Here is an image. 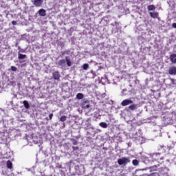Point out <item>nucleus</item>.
<instances>
[{
	"instance_id": "1",
	"label": "nucleus",
	"mask_w": 176,
	"mask_h": 176,
	"mask_svg": "<svg viewBox=\"0 0 176 176\" xmlns=\"http://www.w3.org/2000/svg\"><path fill=\"white\" fill-rule=\"evenodd\" d=\"M149 155L150 157H151V162H153V163H160V162L164 159V157H163L160 153H152Z\"/></svg>"
},
{
	"instance_id": "2",
	"label": "nucleus",
	"mask_w": 176,
	"mask_h": 176,
	"mask_svg": "<svg viewBox=\"0 0 176 176\" xmlns=\"http://www.w3.org/2000/svg\"><path fill=\"white\" fill-rule=\"evenodd\" d=\"M162 119L167 124H175L176 123L175 116L173 117L172 113L162 116Z\"/></svg>"
},
{
	"instance_id": "3",
	"label": "nucleus",
	"mask_w": 176,
	"mask_h": 176,
	"mask_svg": "<svg viewBox=\"0 0 176 176\" xmlns=\"http://www.w3.org/2000/svg\"><path fill=\"white\" fill-rule=\"evenodd\" d=\"M74 168L78 175H82L85 174V172L86 171V169L85 168V166L82 164L76 165L74 166Z\"/></svg>"
},
{
	"instance_id": "4",
	"label": "nucleus",
	"mask_w": 176,
	"mask_h": 176,
	"mask_svg": "<svg viewBox=\"0 0 176 176\" xmlns=\"http://www.w3.org/2000/svg\"><path fill=\"white\" fill-rule=\"evenodd\" d=\"M51 159H52V162L55 163V164H56L55 168H63L62 165L60 163L57 162L60 161V157L57 156L56 155H54L53 156H51Z\"/></svg>"
},
{
	"instance_id": "5",
	"label": "nucleus",
	"mask_w": 176,
	"mask_h": 176,
	"mask_svg": "<svg viewBox=\"0 0 176 176\" xmlns=\"http://www.w3.org/2000/svg\"><path fill=\"white\" fill-rule=\"evenodd\" d=\"M118 163L119 166H126L127 164L130 163V158L122 157L118 160Z\"/></svg>"
},
{
	"instance_id": "6",
	"label": "nucleus",
	"mask_w": 176,
	"mask_h": 176,
	"mask_svg": "<svg viewBox=\"0 0 176 176\" xmlns=\"http://www.w3.org/2000/svg\"><path fill=\"white\" fill-rule=\"evenodd\" d=\"M140 159L142 163H144V164H153V162H152V159L151 157H148L142 155Z\"/></svg>"
},
{
	"instance_id": "7",
	"label": "nucleus",
	"mask_w": 176,
	"mask_h": 176,
	"mask_svg": "<svg viewBox=\"0 0 176 176\" xmlns=\"http://www.w3.org/2000/svg\"><path fill=\"white\" fill-rule=\"evenodd\" d=\"M81 107L82 109H87L90 108V101L87 99H84L81 102Z\"/></svg>"
},
{
	"instance_id": "8",
	"label": "nucleus",
	"mask_w": 176,
	"mask_h": 176,
	"mask_svg": "<svg viewBox=\"0 0 176 176\" xmlns=\"http://www.w3.org/2000/svg\"><path fill=\"white\" fill-rule=\"evenodd\" d=\"M133 102H134L131 98L125 99L122 100L121 105L122 107H127V105H131V104H133Z\"/></svg>"
},
{
	"instance_id": "9",
	"label": "nucleus",
	"mask_w": 176,
	"mask_h": 176,
	"mask_svg": "<svg viewBox=\"0 0 176 176\" xmlns=\"http://www.w3.org/2000/svg\"><path fill=\"white\" fill-rule=\"evenodd\" d=\"M83 129L84 130H95L94 126H93V125H91V124L87 121L85 122V124H83Z\"/></svg>"
},
{
	"instance_id": "10",
	"label": "nucleus",
	"mask_w": 176,
	"mask_h": 176,
	"mask_svg": "<svg viewBox=\"0 0 176 176\" xmlns=\"http://www.w3.org/2000/svg\"><path fill=\"white\" fill-rule=\"evenodd\" d=\"M56 65H58L59 68H65L66 61L65 59H61L56 63Z\"/></svg>"
},
{
	"instance_id": "11",
	"label": "nucleus",
	"mask_w": 176,
	"mask_h": 176,
	"mask_svg": "<svg viewBox=\"0 0 176 176\" xmlns=\"http://www.w3.org/2000/svg\"><path fill=\"white\" fill-rule=\"evenodd\" d=\"M52 78L54 80H60V78H61V74H60V72L56 71L52 72Z\"/></svg>"
},
{
	"instance_id": "12",
	"label": "nucleus",
	"mask_w": 176,
	"mask_h": 176,
	"mask_svg": "<svg viewBox=\"0 0 176 176\" xmlns=\"http://www.w3.org/2000/svg\"><path fill=\"white\" fill-rule=\"evenodd\" d=\"M32 3L36 8H40L43 3V0H33L32 1Z\"/></svg>"
},
{
	"instance_id": "13",
	"label": "nucleus",
	"mask_w": 176,
	"mask_h": 176,
	"mask_svg": "<svg viewBox=\"0 0 176 176\" xmlns=\"http://www.w3.org/2000/svg\"><path fill=\"white\" fill-rule=\"evenodd\" d=\"M169 75H176V67H170L168 69Z\"/></svg>"
},
{
	"instance_id": "14",
	"label": "nucleus",
	"mask_w": 176,
	"mask_h": 176,
	"mask_svg": "<svg viewBox=\"0 0 176 176\" xmlns=\"http://www.w3.org/2000/svg\"><path fill=\"white\" fill-rule=\"evenodd\" d=\"M128 109L129 111H135V109H138V104L132 103L128 107Z\"/></svg>"
},
{
	"instance_id": "15",
	"label": "nucleus",
	"mask_w": 176,
	"mask_h": 176,
	"mask_svg": "<svg viewBox=\"0 0 176 176\" xmlns=\"http://www.w3.org/2000/svg\"><path fill=\"white\" fill-rule=\"evenodd\" d=\"M38 13L41 17H45L46 16V10L41 8L38 11Z\"/></svg>"
},
{
	"instance_id": "16",
	"label": "nucleus",
	"mask_w": 176,
	"mask_h": 176,
	"mask_svg": "<svg viewBox=\"0 0 176 176\" xmlns=\"http://www.w3.org/2000/svg\"><path fill=\"white\" fill-rule=\"evenodd\" d=\"M170 59L171 63L176 64V54H173L170 55Z\"/></svg>"
},
{
	"instance_id": "17",
	"label": "nucleus",
	"mask_w": 176,
	"mask_h": 176,
	"mask_svg": "<svg viewBox=\"0 0 176 176\" xmlns=\"http://www.w3.org/2000/svg\"><path fill=\"white\" fill-rule=\"evenodd\" d=\"M27 58V55L23 54L20 52H18V59L19 60H25Z\"/></svg>"
},
{
	"instance_id": "18",
	"label": "nucleus",
	"mask_w": 176,
	"mask_h": 176,
	"mask_svg": "<svg viewBox=\"0 0 176 176\" xmlns=\"http://www.w3.org/2000/svg\"><path fill=\"white\" fill-rule=\"evenodd\" d=\"M50 157L48 159H45L43 161V164L45 166V167H47V166H50Z\"/></svg>"
},
{
	"instance_id": "19",
	"label": "nucleus",
	"mask_w": 176,
	"mask_h": 176,
	"mask_svg": "<svg viewBox=\"0 0 176 176\" xmlns=\"http://www.w3.org/2000/svg\"><path fill=\"white\" fill-rule=\"evenodd\" d=\"M149 14H150L151 17H152V19H156V18L159 17V13H157V12H150Z\"/></svg>"
},
{
	"instance_id": "20",
	"label": "nucleus",
	"mask_w": 176,
	"mask_h": 176,
	"mask_svg": "<svg viewBox=\"0 0 176 176\" xmlns=\"http://www.w3.org/2000/svg\"><path fill=\"white\" fill-rule=\"evenodd\" d=\"M65 61L67 63V67H71V65H72V62H71V59H69V56H65Z\"/></svg>"
},
{
	"instance_id": "21",
	"label": "nucleus",
	"mask_w": 176,
	"mask_h": 176,
	"mask_svg": "<svg viewBox=\"0 0 176 176\" xmlns=\"http://www.w3.org/2000/svg\"><path fill=\"white\" fill-rule=\"evenodd\" d=\"M84 98H85V95L82 93L77 94L76 96V98L77 100H83Z\"/></svg>"
},
{
	"instance_id": "22",
	"label": "nucleus",
	"mask_w": 176,
	"mask_h": 176,
	"mask_svg": "<svg viewBox=\"0 0 176 176\" xmlns=\"http://www.w3.org/2000/svg\"><path fill=\"white\" fill-rule=\"evenodd\" d=\"M99 126L102 127V129H108V124L104 122H100Z\"/></svg>"
},
{
	"instance_id": "23",
	"label": "nucleus",
	"mask_w": 176,
	"mask_h": 176,
	"mask_svg": "<svg viewBox=\"0 0 176 176\" xmlns=\"http://www.w3.org/2000/svg\"><path fill=\"white\" fill-rule=\"evenodd\" d=\"M23 107L26 109H30V103L28 102V101L27 100H24L23 102Z\"/></svg>"
},
{
	"instance_id": "24",
	"label": "nucleus",
	"mask_w": 176,
	"mask_h": 176,
	"mask_svg": "<svg viewBox=\"0 0 176 176\" xmlns=\"http://www.w3.org/2000/svg\"><path fill=\"white\" fill-rule=\"evenodd\" d=\"M147 9L148 12H151L152 10H156V7L155 6V5H150L148 6Z\"/></svg>"
},
{
	"instance_id": "25",
	"label": "nucleus",
	"mask_w": 176,
	"mask_h": 176,
	"mask_svg": "<svg viewBox=\"0 0 176 176\" xmlns=\"http://www.w3.org/2000/svg\"><path fill=\"white\" fill-rule=\"evenodd\" d=\"M71 51L69 50H67L65 51H63L60 52V57H63V56H65V54H69V52Z\"/></svg>"
},
{
	"instance_id": "26",
	"label": "nucleus",
	"mask_w": 176,
	"mask_h": 176,
	"mask_svg": "<svg viewBox=\"0 0 176 176\" xmlns=\"http://www.w3.org/2000/svg\"><path fill=\"white\" fill-rule=\"evenodd\" d=\"M121 96L122 97H124L125 96H129V92L127 91V89H122L121 91Z\"/></svg>"
},
{
	"instance_id": "27",
	"label": "nucleus",
	"mask_w": 176,
	"mask_h": 176,
	"mask_svg": "<svg viewBox=\"0 0 176 176\" xmlns=\"http://www.w3.org/2000/svg\"><path fill=\"white\" fill-rule=\"evenodd\" d=\"M7 167L8 168H10V170H11V168H13V164L10 162V160H8L7 162Z\"/></svg>"
},
{
	"instance_id": "28",
	"label": "nucleus",
	"mask_w": 176,
	"mask_h": 176,
	"mask_svg": "<svg viewBox=\"0 0 176 176\" xmlns=\"http://www.w3.org/2000/svg\"><path fill=\"white\" fill-rule=\"evenodd\" d=\"M133 166H138L140 164V161L138 160H133L132 161Z\"/></svg>"
},
{
	"instance_id": "29",
	"label": "nucleus",
	"mask_w": 176,
	"mask_h": 176,
	"mask_svg": "<svg viewBox=\"0 0 176 176\" xmlns=\"http://www.w3.org/2000/svg\"><path fill=\"white\" fill-rule=\"evenodd\" d=\"M18 50H19L18 53H25V52L27 51V49H22L21 47H19Z\"/></svg>"
},
{
	"instance_id": "30",
	"label": "nucleus",
	"mask_w": 176,
	"mask_h": 176,
	"mask_svg": "<svg viewBox=\"0 0 176 176\" xmlns=\"http://www.w3.org/2000/svg\"><path fill=\"white\" fill-rule=\"evenodd\" d=\"M115 24H116V32H118V30L120 29V26L119 25V23L118 22H115Z\"/></svg>"
},
{
	"instance_id": "31",
	"label": "nucleus",
	"mask_w": 176,
	"mask_h": 176,
	"mask_svg": "<svg viewBox=\"0 0 176 176\" xmlns=\"http://www.w3.org/2000/svg\"><path fill=\"white\" fill-rule=\"evenodd\" d=\"M89 68V64L88 63H85L82 65V69H85V71H86L87 69H88Z\"/></svg>"
},
{
	"instance_id": "32",
	"label": "nucleus",
	"mask_w": 176,
	"mask_h": 176,
	"mask_svg": "<svg viewBox=\"0 0 176 176\" xmlns=\"http://www.w3.org/2000/svg\"><path fill=\"white\" fill-rule=\"evenodd\" d=\"M65 120H67V116H63L60 118V122H65Z\"/></svg>"
},
{
	"instance_id": "33",
	"label": "nucleus",
	"mask_w": 176,
	"mask_h": 176,
	"mask_svg": "<svg viewBox=\"0 0 176 176\" xmlns=\"http://www.w3.org/2000/svg\"><path fill=\"white\" fill-rule=\"evenodd\" d=\"M71 142H72L73 145H78V140L75 139H71Z\"/></svg>"
},
{
	"instance_id": "34",
	"label": "nucleus",
	"mask_w": 176,
	"mask_h": 176,
	"mask_svg": "<svg viewBox=\"0 0 176 176\" xmlns=\"http://www.w3.org/2000/svg\"><path fill=\"white\" fill-rule=\"evenodd\" d=\"M11 71L16 72V71H17V67L16 66H11Z\"/></svg>"
},
{
	"instance_id": "35",
	"label": "nucleus",
	"mask_w": 176,
	"mask_h": 176,
	"mask_svg": "<svg viewBox=\"0 0 176 176\" xmlns=\"http://www.w3.org/2000/svg\"><path fill=\"white\" fill-rule=\"evenodd\" d=\"M156 168H157V165H154L153 166H151L150 167V170H156Z\"/></svg>"
},
{
	"instance_id": "36",
	"label": "nucleus",
	"mask_w": 176,
	"mask_h": 176,
	"mask_svg": "<svg viewBox=\"0 0 176 176\" xmlns=\"http://www.w3.org/2000/svg\"><path fill=\"white\" fill-rule=\"evenodd\" d=\"M44 155H45V157H49L50 156V153H48L46 151H45Z\"/></svg>"
},
{
	"instance_id": "37",
	"label": "nucleus",
	"mask_w": 176,
	"mask_h": 176,
	"mask_svg": "<svg viewBox=\"0 0 176 176\" xmlns=\"http://www.w3.org/2000/svg\"><path fill=\"white\" fill-rule=\"evenodd\" d=\"M171 80V85H176L175 80L174 78H170Z\"/></svg>"
},
{
	"instance_id": "38",
	"label": "nucleus",
	"mask_w": 176,
	"mask_h": 176,
	"mask_svg": "<svg viewBox=\"0 0 176 176\" xmlns=\"http://www.w3.org/2000/svg\"><path fill=\"white\" fill-rule=\"evenodd\" d=\"M73 151H78L79 149V146H72Z\"/></svg>"
},
{
	"instance_id": "39",
	"label": "nucleus",
	"mask_w": 176,
	"mask_h": 176,
	"mask_svg": "<svg viewBox=\"0 0 176 176\" xmlns=\"http://www.w3.org/2000/svg\"><path fill=\"white\" fill-rule=\"evenodd\" d=\"M11 23H12V25H17V21H12Z\"/></svg>"
},
{
	"instance_id": "40",
	"label": "nucleus",
	"mask_w": 176,
	"mask_h": 176,
	"mask_svg": "<svg viewBox=\"0 0 176 176\" xmlns=\"http://www.w3.org/2000/svg\"><path fill=\"white\" fill-rule=\"evenodd\" d=\"M60 47L63 49V47H64V46H65L64 43L60 42Z\"/></svg>"
},
{
	"instance_id": "41",
	"label": "nucleus",
	"mask_w": 176,
	"mask_h": 176,
	"mask_svg": "<svg viewBox=\"0 0 176 176\" xmlns=\"http://www.w3.org/2000/svg\"><path fill=\"white\" fill-rule=\"evenodd\" d=\"M49 118L50 119V120H52V119H53V113H50L49 115Z\"/></svg>"
},
{
	"instance_id": "42",
	"label": "nucleus",
	"mask_w": 176,
	"mask_h": 176,
	"mask_svg": "<svg viewBox=\"0 0 176 176\" xmlns=\"http://www.w3.org/2000/svg\"><path fill=\"white\" fill-rule=\"evenodd\" d=\"M23 63H25V60H23V59H20L19 60V63L23 64Z\"/></svg>"
},
{
	"instance_id": "43",
	"label": "nucleus",
	"mask_w": 176,
	"mask_h": 176,
	"mask_svg": "<svg viewBox=\"0 0 176 176\" xmlns=\"http://www.w3.org/2000/svg\"><path fill=\"white\" fill-rule=\"evenodd\" d=\"M152 176H160V175H159V173H153Z\"/></svg>"
},
{
	"instance_id": "44",
	"label": "nucleus",
	"mask_w": 176,
	"mask_h": 176,
	"mask_svg": "<svg viewBox=\"0 0 176 176\" xmlns=\"http://www.w3.org/2000/svg\"><path fill=\"white\" fill-rule=\"evenodd\" d=\"M15 47H18V50H19V47H20V46H19V42H16L15 43Z\"/></svg>"
},
{
	"instance_id": "45",
	"label": "nucleus",
	"mask_w": 176,
	"mask_h": 176,
	"mask_svg": "<svg viewBox=\"0 0 176 176\" xmlns=\"http://www.w3.org/2000/svg\"><path fill=\"white\" fill-rule=\"evenodd\" d=\"M172 27H173V28H176V23H173L172 24Z\"/></svg>"
},
{
	"instance_id": "46",
	"label": "nucleus",
	"mask_w": 176,
	"mask_h": 176,
	"mask_svg": "<svg viewBox=\"0 0 176 176\" xmlns=\"http://www.w3.org/2000/svg\"><path fill=\"white\" fill-rule=\"evenodd\" d=\"M64 146L67 149V151H68V149H69V148L68 147V145L65 144Z\"/></svg>"
},
{
	"instance_id": "47",
	"label": "nucleus",
	"mask_w": 176,
	"mask_h": 176,
	"mask_svg": "<svg viewBox=\"0 0 176 176\" xmlns=\"http://www.w3.org/2000/svg\"><path fill=\"white\" fill-rule=\"evenodd\" d=\"M0 23H1V24H3V19L0 18Z\"/></svg>"
},
{
	"instance_id": "48",
	"label": "nucleus",
	"mask_w": 176,
	"mask_h": 176,
	"mask_svg": "<svg viewBox=\"0 0 176 176\" xmlns=\"http://www.w3.org/2000/svg\"><path fill=\"white\" fill-rule=\"evenodd\" d=\"M91 74H93V75L96 76V73L93 70L91 71Z\"/></svg>"
},
{
	"instance_id": "49",
	"label": "nucleus",
	"mask_w": 176,
	"mask_h": 176,
	"mask_svg": "<svg viewBox=\"0 0 176 176\" xmlns=\"http://www.w3.org/2000/svg\"><path fill=\"white\" fill-rule=\"evenodd\" d=\"M111 25H112L113 27H115L116 24L114 23H111Z\"/></svg>"
},
{
	"instance_id": "50",
	"label": "nucleus",
	"mask_w": 176,
	"mask_h": 176,
	"mask_svg": "<svg viewBox=\"0 0 176 176\" xmlns=\"http://www.w3.org/2000/svg\"><path fill=\"white\" fill-rule=\"evenodd\" d=\"M138 82H140L138 80H135V84L138 83Z\"/></svg>"
},
{
	"instance_id": "51",
	"label": "nucleus",
	"mask_w": 176,
	"mask_h": 176,
	"mask_svg": "<svg viewBox=\"0 0 176 176\" xmlns=\"http://www.w3.org/2000/svg\"><path fill=\"white\" fill-rule=\"evenodd\" d=\"M0 30H2V25L0 24Z\"/></svg>"
},
{
	"instance_id": "52",
	"label": "nucleus",
	"mask_w": 176,
	"mask_h": 176,
	"mask_svg": "<svg viewBox=\"0 0 176 176\" xmlns=\"http://www.w3.org/2000/svg\"><path fill=\"white\" fill-rule=\"evenodd\" d=\"M11 105H13V101L10 102Z\"/></svg>"
},
{
	"instance_id": "53",
	"label": "nucleus",
	"mask_w": 176,
	"mask_h": 176,
	"mask_svg": "<svg viewBox=\"0 0 176 176\" xmlns=\"http://www.w3.org/2000/svg\"><path fill=\"white\" fill-rule=\"evenodd\" d=\"M72 164H74V162H71V166H72Z\"/></svg>"
},
{
	"instance_id": "54",
	"label": "nucleus",
	"mask_w": 176,
	"mask_h": 176,
	"mask_svg": "<svg viewBox=\"0 0 176 176\" xmlns=\"http://www.w3.org/2000/svg\"><path fill=\"white\" fill-rule=\"evenodd\" d=\"M128 93H131V91H129V92Z\"/></svg>"
},
{
	"instance_id": "55",
	"label": "nucleus",
	"mask_w": 176,
	"mask_h": 176,
	"mask_svg": "<svg viewBox=\"0 0 176 176\" xmlns=\"http://www.w3.org/2000/svg\"><path fill=\"white\" fill-rule=\"evenodd\" d=\"M120 176H125L124 175H121Z\"/></svg>"
}]
</instances>
